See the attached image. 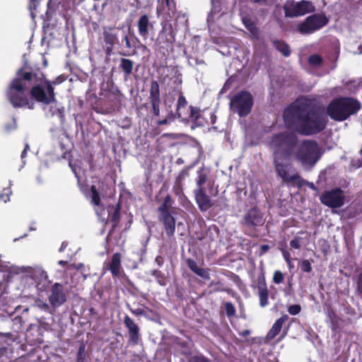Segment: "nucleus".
<instances>
[{"instance_id": "15", "label": "nucleus", "mask_w": 362, "mask_h": 362, "mask_svg": "<svg viewBox=\"0 0 362 362\" xmlns=\"http://www.w3.org/2000/svg\"><path fill=\"white\" fill-rule=\"evenodd\" d=\"M153 23H150L147 15H142L137 21V27L139 35L144 40H146L149 35V31L153 28Z\"/></svg>"}, {"instance_id": "26", "label": "nucleus", "mask_w": 362, "mask_h": 362, "mask_svg": "<svg viewBox=\"0 0 362 362\" xmlns=\"http://www.w3.org/2000/svg\"><path fill=\"white\" fill-rule=\"evenodd\" d=\"M187 102L184 97V95L182 94V93L180 91V96L177 100V115L178 117H184V114L182 111L183 108H185L187 107Z\"/></svg>"}, {"instance_id": "27", "label": "nucleus", "mask_w": 362, "mask_h": 362, "mask_svg": "<svg viewBox=\"0 0 362 362\" xmlns=\"http://www.w3.org/2000/svg\"><path fill=\"white\" fill-rule=\"evenodd\" d=\"M275 47L281 52L284 56L287 57L290 54V49L288 46L281 41L274 42Z\"/></svg>"}, {"instance_id": "11", "label": "nucleus", "mask_w": 362, "mask_h": 362, "mask_svg": "<svg viewBox=\"0 0 362 362\" xmlns=\"http://www.w3.org/2000/svg\"><path fill=\"white\" fill-rule=\"evenodd\" d=\"M102 35L105 44V53L110 56L112 52L115 45L118 42L117 34L115 33L114 27L105 26L103 28Z\"/></svg>"}, {"instance_id": "56", "label": "nucleus", "mask_w": 362, "mask_h": 362, "mask_svg": "<svg viewBox=\"0 0 362 362\" xmlns=\"http://www.w3.org/2000/svg\"><path fill=\"white\" fill-rule=\"evenodd\" d=\"M174 40H175V39H174V36H173V35L172 33H170V38H168L167 40H168V42H173V41H174Z\"/></svg>"}, {"instance_id": "2", "label": "nucleus", "mask_w": 362, "mask_h": 362, "mask_svg": "<svg viewBox=\"0 0 362 362\" xmlns=\"http://www.w3.org/2000/svg\"><path fill=\"white\" fill-rule=\"evenodd\" d=\"M297 144V138L294 134H279L275 135L270 141L269 146L274 156L276 171L279 177L286 182L301 185L300 176L295 173L289 172L288 165L280 162L282 156L285 159H289Z\"/></svg>"}, {"instance_id": "54", "label": "nucleus", "mask_w": 362, "mask_h": 362, "mask_svg": "<svg viewBox=\"0 0 362 362\" xmlns=\"http://www.w3.org/2000/svg\"><path fill=\"white\" fill-rule=\"evenodd\" d=\"M261 248L263 252H266L269 249V247L267 245H264L261 247Z\"/></svg>"}, {"instance_id": "12", "label": "nucleus", "mask_w": 362, "mask_h": 362, "mask_svg": "<svg viewBox=\"0 0 362 362\" xmlns=\"http://www.w3.org/2000/svg\"><path fill=\"white\" fill-rule=\"evenodd\" d=\"M169 198L166 197L164 204L160 206L162 219L165 226V231L168 235H173L175 230V218L169 214L167 210V205Z\"/></svg>"}, {"instance_id": "63", "label": "nucleus", "mask_w": 362, "mask_h": 362, "mask_svg": "<svg viewBox=\"0 0 362 362\" xmlns=\"http://www.w3.org/2000/svg\"><path fill=\"white\" fill-rule=\"evenodd\" d=\"M122 55H124V56H129V54H126V53H124V54H122Z\"/></svg>"}, {"instance_id": "53", "label": "nucleus", "mask_w": 362, "mask_h": 362, "mask_svg": "<svg viewBox=\"0 0 362 362\" xmlns=\"http://www.w3.org/2000/svg\"><path fill=\"white\" fill-rule=\"evenodd\" d=\"M66 246H67V243H66V242L62 243L59 251L60 252H63L64 250V249L66 247Z\"/></svg>"}, {"instance_id": "55", "label": "nucleus", "mask_w": 362, "mask_h": 362, "mask_svg": "<svg viewBox=\"0 0 362 362\" xmlns=\"http://www.w3.org/2000/svg\"><path fill=\"white\" fill-rule=\"evenodd\" d=\"M58 264L59 265L64 266V265H66L67 264V262L66 261H64V260H59L58 262Z\"/></svg>"}, {"instance_id": "19", "label": "nucleus", "mask_w": 362, "mask_h": 362, "mask_svg": "<svg viewBox=\"0 0 362 362\" xmlns=\"http://www.w3.org/2000/svg\"><path fill=\"white\" fill-rule=\"evenodd\" d=\"M121 255L119 253L113 254L110 262L108 264V269L110 270L112 274L118 276L121 270Z\"/></svg>"}, {"instance_id": "60", "label": "nucleus", "mask_w": 362, "mask_h": 362, "mask_svg": "<svg viewBox=\"0 0 362 362\" xmlns=\"http://www.w3.org/2000/svg\"><path fill=\"white\" fill-rule=\"evenodd\" d=\"M358 50L361 54H362V44L358 46Z\"/></svg>"}, {"instance_id": "52", "label": "nucleus", "mask_w": 362, "mask_h": 362, "mask_svg": "<svg viewBox=\"0 0 362 362\" xmlns=\"http://www.w3.org/2000/svg\"><path fill=\"white\" fill-rule=\"evenodd\" d=\"M83 264L80 263V264H72L71 267L76 269H81L83 267Z\"/></svg>"}, {"instance_id": "50", "label": "nucleus", "mask_w": 362, "mask_h": 362, "mask_svg": "<svg viewBox=\"0 0 362 362\" xmlns=\"http://www.w3.org/2000/svg\"><path fill=\"white\" fill-rule=\"evenodd\" d=\"M84 351H85V346H81L79 349H78V360L82 356V355L84 354Z\"/></svg>"}, {"instance_id": "57", "label": "nucleus", "mask_w": 362, "mask_h": 362, "mask_svg": "<svg viewBox=\"0 0 362 362\" xmlns=\"http://www.w3.org/2000/svg\"><path fill=\"white\" fill-rule=\"evenodd\" d=\"M168 123V120L167 119H163V120H161L158 122V124L160 125H162V124H165Z\"/></svg>"}, {"instance_id": "47", "label": "nucleus", "mask_w": 362, "mask_h": 362, "mask_svg": "<svg viewBox=\"0 0 362 362\" xmlns=\"http://www.w3.org/2000/svg\"><path fill=\"white\" fill-rule=\"evenodd\" d=\"M191 362H208V361L203 357L196 356L192 358Z\"/></svg>"}, {"instance_id": "23", "label": "nucleus", "mask_w": 362, "mask_h": 362, "mask_svg": "<svg viewBox=\"0 0 362 362\" xmlns=\"http://www.w3.org/2000/svg\"><path fill=\"white\" fill-rule=\"evenodd\" d=\"M119 69L124 73L125 76H129L133 71L134 62L131 59L122 58L119 61Z\"/></svg>"}, {"instance_id": "31", "label": "nucleus", "mask_w": 362, "mask_h": 362, "mask_svg": "<svg viewBox=\"0 0 362 362\" xmlns=\"http://www.w3.org/2000/svg\"><path fill=\"white\" fill-rule=\"evenodd\" d=\"M308 62L311 65L317 66L322 64V59L320 56L317 54H313L310 56Z\"/></svg>"}, {"instance_id": "39", "label": "nucleus", "mask_w": 362, "mask_h": 362, "mask_svg": "<svg viewBox=\"0 0 362 362\" xmlns=\"http://www.w3.org/2000/svg\"><path fill=\"white\" fill-rule=\"evenodd\" d=\"M187 266L189 267V268L194 273L197 271V269H199V267H198L197 263L192 259H187Z\"/></svg>"}, {"instance_id": "41", "label": "nucleus", "mask_w": 362, "mask_h": 362, "mask_svg": "<svg viewBox=\"0 0 362 362\" xmlns=\"http://www.w3.org/2000/svg\"><path fill=\"white\" fill-rule=\"evenodd\" d=\"M360 156H361V158H357V159H354L352 161V165L356 168H359L362 165V147L360 151Z\"/></svg>"}, {"instance_id": "33", "label": "nucleus", "mask_w": 362, "mask_h": 362, "mask_svg": "<svg viewBox=\"0 0 362 362\" xmlns=\"http://www.w3.org/2000/svg\"><path fill=\"white\" fill-rule=\"evenodd\" d=\"M284 280V275L280 271H276L274 274L273 281L275 284H280Z\"/></svg>"}, {"instance_id": "13", "label": "nucleus", "mask_w": 362, "mask_h": 362, "mask_svg": "<svg viewBox=\"0 0 362 362\" xmlns=\"http://www.w3.org/2000/svg\"><path fill=\"white\" fill-rule=\"evenodd\" d=\"M49 301L53 307H59L66 301V295L62 284L59 283L53 284Z\"/></svg>"}, {"instance_id": "9", "label": "nucleus", "mask_w": 362, "mask_h": 362, "mask_svg": "<svg viewBox=\"0 0 362 362\" xmlns=\"http://www.w3.org/2000/svg\"><path fill=\"white\" fill-rule=\"evenodd\" d=\"M286 16L288 17H295L303 16L306 13L315 11V6L309 1H289L284 6Z\"/></svg>"}, {"instance_id": "10", "label": "nucleus", "mask_w": 362, "mask_h": 362, "mask_svg": "<svg viewBox=\"0 0 362 362\" xmlns=\"http://www.w3.org/2000/svg\"><path fill=\"white\" fill-rule=\"evenodd\" d=\"M320 200L324 205L332 208H340L345 202V196L344 192L339 188H334L323 192Z\"/></svg>"}, {"instance_id": "46", "label": "nucleus", "mask_w": 362, "mask_h": 362, "mask_svg": "<svg viewBox=\"0 0 362 362\" xmlns=\"http://www.w3.org/2000/svg\"><path fill=\"white\" fill-rule=\"evenodd\" d=\"M114 209V212H113V214H112V221H116L118 218H119V208H117V209Z\"/></svg>"}, {"instance_id": "36", "label": "nucleus", "mask_w": 362, "mask_h": 362, "mask_svg": "<svg viewBox=\"0 0 362 362\" xmlns=\"http://www.w3.org/2000/svg\"><path fill=\"white\" fill-rule=\"evenodd\" d=\"M160 100L151 101L153 108V112L155 116H158L160 113L159 105Z\"/></svg>"}, {"instance_id": "62", "label": "nucleus", "mask_w": 362, "mask_h": 362, "mask_svg": "<svg viewBox=\"0 0 362 362\" xmlns=\"http://www.w3.org/2000/svg\"><path fill=\"white\" fill-rule=\"evenodd\" d=\"M249 334V331H245V332L243 333V336H246Z\"/></svg>"}, {"instance_id": "37", "label": "nucleus", "mask_w": 362, "mask_h": 362, "mask_svg": "<svg viewBox=\"0 0 362 362\" xmlns=\"http://www.w3.org/2000/svg\"><path fill=\"white\" fill-rule=\"evenodd\" d=\"M300 268L305 272H310L312 270L311 264L308 260H303L301 262Z\"/></svg>"}, {"instance_id": "38", "label": "nucleus", "mask_w": 362, "mask_h": 362, "mask_svg": "<svg viewBox=\"0 0 362 362\" xmlns=\"http://www.w3.org/2000/svg\"><path fill=\"white\" fill-rule=\"evenodd\" d=\"M290 245L291 247L299 249L300 247V238L296 237L290 242Z\"/></svg>"}, {"instance_id": "30", "label": "nucleus", "mask_w": 362, "mask_h": 362, "mask_svg": "<svg viewBox=\"0 0 362 362\" xmlns=\"http://www.w3.org/2000/svg\"><path fill=\"white\" fill-rule=\"evenodd\" d=\"M100 196L95 186L91 187V202L95 205H99Z\"/></svg>"}, {"instance_id": "24", "label": "nucleus", "mask_w": 362, "mask_h": 362, "mask_svg": "<svg viewBox=\"0 0 362 362\" xmlns=\"http://www.w3.org/2000/svg\"><path fill=\"white\" fill-rule=\"evenodd\" d=\"M150 99L151 101L160 100L159 84L156 81L151 83Z\"/></svg>"}, {"instance_id": "28", "label": "nucleus", "mask_w": 362, "mask_h": 362, "mask_svg": "<svg viewBox=\"0 0 362 362\" xmlns=\"http://www.w3.org/2000/svg\"><path fill=\"white\" fill-rule=\"evenodd\" d=\"M151 274L154 276L158 283L161 286H165L167 284V279L165 276L160 271L153 270L151 272Z\"/></svg>"}, {"instance_id": "61", "label": "nucleus", "mask_w": 362, "mask_h": 362, "mask_svg": "<svg viewBox=\"0 0 362 362\" xmlns=\"http://www.w3.org/2000/svg\"><path fill=\"white\" fill-rule=\"evenodd\" d=\"M308 186L312 188V189H315V186L313 185V183H309Z\"/></svg>"}, {"instance_id": "32", "label": "nucleus", "mask_w": 362, "mask_h": 362, "mask_svg": "<svg viewBox=\"0 0 362 362\" xmlns=\"http://www.w3.org/2000/svg\"><path fill=\"white\" fill-rule=\"evenodd\" d=\"M225 309L228 316H233L235 315V309L231 303H226L225 304Z\"/></svg>"}, {"instance_id": "58", "label": "nucleus", "mask_w": 362, "mask_h": 362, "mask_svg": "<svg viewBox=\"0 0 362 362\" xmlns=\"http://www.w3.org/2000/svg\"><path fill=\"white\" fill-rule=\"evenodd\" d=\"M255 2L262 4L263 2H265V0H254Z\"/></svg>"}, {"instance_id": "43", "label": "nucleus", "mask_w": 362, "mask_h": 362, "mask_svg": "<svg viewBox=\"0 0 362 362\" xmlns=\"http://www.w3.org/2000/svg\"><path fill=\"white\" fill-rule=\"evenodd\" d=\"M281 252H282L283 257H284V259L286 260V262H287V264H290L291 263V257H290L289 252L288 251H286V250H282Z\"/></svg>"}, {"instance_id": "49", "label": "nucleus", "mask_w": 362, "mask_h": 362, "mask_svg": "<svg viewBox=\"0 0 362 362\" xmlns=\"http://www.w3.org/2000/svg\"><path fill=\"white\" fill-rule=\"evenodd\" d=\"M123 40L125 42V46L126 47H127L128 49H131L132 48V45L130 44V42H129V37L127 35H125L123 38Z\"/></svg>"}, {"instance_id": "45", "label": "nucleus", "mask_w": 362, "mask_h": 362, "mask_svg": "<svg viewBox=\"0 0 362 362\" xmlns=\"http://www.w3.org/2000/svg\"><path fill=\"white\" fill-rule=\"evenodd\" d=\"M130 311L132 314L135 315H141L144 314V311L141 308L132 309L130 308Z\"/></svg>"}, {"instance_id": "42", "label": "nucleus", "mask_w": 362, "mask_h": 362, "mask_svg": "<svg viewBox=\"0 0 362 362\" xmlns=\"http://www.w3.org/2000/svg\"><path fill=\"white\" fill-rule=\"evenodd\" d=\"M36 305L39 308L45 311H49V306L48 305V304L40 300L36 303Z\"/></svg>"}, {"instance_id": "44", "label": "nucleus", "mask_w": 362, "mask_h": 362, "mask_svg": "<svg viewBox=\"0 0 362 362\" xmlns=\"http://www.w3.org/2000/svg\"><path fill=\"white\" fill-rule=\"evenodd\" d=\"M38 5V0H30L29 8L32 11L35 10Z\"/></svg>"}, {"instance_id": "18", "label": "nucleus", "mask_w": 362, "mask_h": 362, "mask_svg": "<svg viewBox=\"0 0 362 362\" xmlns=\"http://www.w3.org/2000/svg\"><path fill=\"white\" fill-rule=\"evenodd\" d=\"M124 323L128 329L130 340L135 344L137 343L139 337L138 325L128 315L124 316Z\"/></svg>"}, {"instance_id": "1", "label": "nucleus", "mask_w": 362, "mask_h": 362, "mask_svg": "<svg viewBox=\"0 0 362 362\" xmlns=\"http://www.w3.org/2000/svg\"><path fill=\"white\" fill-rule=\"evenodd\" d=\"M284 119L289 128L305 135L322 131L327 124L326 117L311 110L308 103L303 100H296L286 108Z\"/></svg>"}, {"instance_id": "34", "label": "nucleus", "mask_w": 362, "mask_h": 362, "mask_svg": "<svg viewBox=\"0 0 362 362\" xmlns=\"http://www.w3.org/2000/svg\"><path fill=\"white\" fill-rule=\"evenodd\" d=\"M195 274H197L198 276H201L204 279H209L210 278L208 270L203 268H199V269H197Z\"/></svg>"}, {"instance_id": "3", "label": "nucleus", "mask_w": 362, "mask_h": 362, "mask_svg": "<svg viewBox=\"0 0 362 362\" xmlns=\"http://www.w3.org/2000/svg\"><path fill=\"white\" fill-rule=\"evenodd\" d=\"M35 76L32 73L23 72L22 69L17 71L6 92L7 100L14 107L34 108L35 102L30 97V88Z\"/></svg>"}, {"instance_id": "48", "label": "nucleus", "mask_w": 362, "mask_h": 362, "mask_svg": "<svg viewBox=\"0 0 362 362\" xmlns=\"http://www.w3.org/2000/svg\"><path fill=\"white\" fill-rule=\"evenodd\" d=\"M69 166L71 168L72 172L75 174L76 177H78V168L74 165L71 161L69 162Z\"/></svg>"}, {"instance_id": "17", "label": "nucleus", "mask_w": 362, "mask_h": 362, "mask_svg": "<svg viewBox=\"0 0 362 362\" xmlns=\"http://www.w3.org/2000/svg\"><path fill=\"white\" fill-rule=\"evenodd\" d=\"M244 220L245 223L250 226H260L264 223L262 215L256 208L251 209L245 214Z\"/></svg>"}, {"instance_id": "22", "label": "nucleus", "mask_w": 362, "mask_h": 362, "mask_svg": "<svg viewBox=\"0 0 362 362\" xmlns=\"http://www.w3.org/2000/svg\"><path fill=\"white\" fill-rule=\"evenodd\" d=\"M258 295L259 298V304L264 307L268 304V290L264 284H259L258 286Z\"/></svg>"}, {"instance_id": "35", "label": "nucleus", "mask_w": 362, "mask_h": 362, "mask_svg": "<svg viewBox=\"0 0 362 362\" xmlns=\"http://www.w3.org/2000/svg\"><path fill=\"white\" fill-rule=\"evenodd\" d=\"M300 306L299 305H291L288 309V312L291 314V315H297L300 313Z\"/></svg>"}, {"instance_id": "8", "label": "nucleus", "mask_w": 362, "mask_h": 362, "mask_svg": "<svg viewBox=\"0 0 362 362\" xmlns=\"http://www.w3.org/2000/svg\"><path fill=\"white\" fill-rule=\"evenodd\" d=\"M327 23L328 19L325 14H314L298 24V30L303 35H309L320 30Z\"/></svg>"}, {"instance_id": "16", "label": "nucleus", "mask_w": 362, "mask_h": 362, "mask_svg": "<svg viewBox=\"0 0 362 362\" xmlns=\"http://www.w3.org/2000/svg\"><path fill=\"white\" fill-rule=\"evenodd\" d=\"M194 193L196 202L201 211H206L211 207V201L210 198L206 194L203 188L197 189Z\"/></svg>"}, {"instance_id": "5", "label": "nucleus", "mask_w": 362, "mask_h": 362, "mask_svg": "<svg viewBox=\"0 0 362 362\" xmlns=\"http://www.w3.org/2000/svg\"><path fill=\"white\" fill-rule=\"evenodd\" d=\"M34 80L30 88V94L32 98L43 104H49L55 100L54 88L49 81H45L42 74L37 75L33 74Z\"/></svg>"}, {"instance_id": "51", "label": "nucleus", "mask_w": 362, "mask_h": 362, "mask_svg": "<svg viewBox=\"0 0 362 362\" xmlns=\"http://www.w3.org/2000/svg\"><path fill=\"white\" fill-rule=\"evenodd\" d=\"M29 150V145L28 144H25V148L24 150L23 151L22 153H21V158H24L25 155H26V152L27 151Z\"/></svg>"}, {"instance_id": "7", "label": "nucleus", "mask_w": 362, "mask_h": 362, "mask_svg": "<svg viewBox=\"0 0 362 362\" xmlns=\"http://www.w3.org/2000/svg\"><path fill=\"white\" fill-rule=\"evenodd\" d=\"M230 108L240 117H245L250 114L253 105V98L247 91H240L235 94L230 99Z\"/></svg>"}, {"instance_id": "21", "label": "nucleus", "mask_w": 362, "mask_h": 362, "mask_svg": "<svg viewBox=\"0 0 362 362\" xmlns=\"http://www.w3.org/2000/svg\"><path fill=\"white\" fill-rule=\"evenodd\" d=\"M242 21L245 26L246 27V28L251 33V34L254 37H257L259 34V30L256 27L255 20L250 16H243Z\"/></svg>"}, {"instance_id": "25", "label": "nucleus", "mask_w": 362, "mask_h": 362, "mask_svg": "<svg viewBox=\"0 0 362 362\" xmlns=\"http://www.w3.org/2000/svg\"><path fill=\"white\" fill-rule=\"evenodd\" d=\"M189 108L190 109V114L187 119L194 122L199 125H202V122L200 121V110L192 106H189Z\"/></svg>"}, {"instance_id": "29", "label": "nucleus", "mask_w": 362, "mask_h": 362, "mask_svg": "<svg viewBox=\"0 0 362 362\" xmlns=\"http://www.w3.org/2000/svg\"><path fill=\"white\" fill-rule=\"evenodd\" d=\"M198 176L197 178V189L203 188L202 185L206 182L207 175L203 170H200L197 172Z\"/></svg>"}, {"instance_id": "4", "label": "nucleus", "mask_w": 362, "mask_h": 362, "mask_svg": "<svg viewBox=\"0 0 362 362\" xmlns=\"http://www.w3.org/2000/svg\"><path fill=\"white\" fill-rule=\"evenodd\" d=\"M361 109L360 103L351 98H336L327 107V115L336 121H344Z\"/></svg>"}, {"instance_id": "64", "label": "nucleus", "mask_w": 362, "mask_h": 362, "mask_svg": "<svg viewBox=\"0 0 362 362\" xmlns=\"http://www.w3.org/2000/svg\"><path fill=\"white\" fill-rule=\"evenodd\" d=\"M8 200H9V198L8 197L6 199H4V202H7V201H8Z\"/></svg>"}, {"instance_id": "20", "label": "nucleus", "mask_w": 362, "mask_h": 362, "mask_svg": "<svg viewBox=\"0 0 362 362\" xmlns=\"http://www.w3.org/2000/svg\"><path fill=\"white\" fill-rule=\"evenodd\" d=\"M288 319L287 315H284L279 318L273 325L271 329L267 333V337L268 339H274L281 331V327L284 322Z\"/></svg>"}, {"instance_id": "6", "label": "nucleus", "mask_w": 362, "mask_h": 362, "mask_svg": "<svg viewBox=\"0 0 362 362\" xmlns=\"http://www.w3.org/2000/svg\"><path fill=\"white\" fill-rule=\"evenodd\" d=\"M295 158L305 169H310L320 158L318 145L313 141H304L295 152Z\"/></svg>"}, {"instance_id": "14", "label": "nucleus", "mask_w": 362, "mask_h": 362, "mask_svg": "<svg viewBox=\"0 0 362 362\" xmlns=\"http://www.w3.org/2000/svg\"><path fill=\"white\" fill-rule=\"evenodd\" d=\"M26 271L31 274V277L36 281L39 289L45 288L48 284L47 272L40 267H28Z\"/></svg>"}, {"instance_id": "59", "label": "nucleus", "mask_w": 362, "mask_h": 362, "mask_svg": "<svg viewBox=\"0 0 362 362\" xmlns=\"http://www.w3.org/2000/svg\"><path fill=\"white\" fill-rule=\"evenodd\" d=\"M288 266L289 267L290 269H293V264H292V262L291 261V263L290 264H288Z\"/></svg>"}, {"instance_id": "40", "label": "nucleus", "mask_w": 362, "mask_h": 362, "mask_svg": "<svg viewBox=\"0 0 362 362\" xmlns=\"http://www.w3.org/2000/svg\"><path fill=\"white\" fill-rule=\"evenodd\" d=\"M16 121L15 119H13L9 124H6L5 129L6 132H9L13 129H16Z\"/></svg>"}]
</instances>
